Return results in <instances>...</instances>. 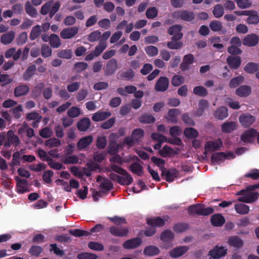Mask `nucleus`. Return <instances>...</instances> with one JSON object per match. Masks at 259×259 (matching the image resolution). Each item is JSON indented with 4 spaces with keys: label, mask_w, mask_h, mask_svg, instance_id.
<instances>
[{
    "label": "nucleus",
    "mask_w": 259,
    "mask_h": 259,
    "mask_svg": "<svg viewBox=\"0 0 259 259\" xmlns=\"http://www.w3.org/2000/svg\"><path fill=\"white\" fill-rule=\"evenodd\" d=\"M111 168L113 171L120 175V176H118L115 174L112 173L110 175L111 179L117 181L119 184L125 185H130L133 182L132 178L120 167L113 163L111 166Z\"/></svg>",
    "instance_id": "nucleus-1"
},
{
    "label": "nucleus",
    "mask_w": 259,
    "mask_h": 259,
    "mask_svg": "<svg viewBox=\"0 0 259 259\" xmlns=\"http://www.w3.org/2000/svg\"><path fill=\"white\" fill-rule=\"evenodd\" d=\"M257 188H259V183L249 186L246 190H243L238 192L237 195H241L238 198V201L247 203L253 202L259 196V194L254 191V190Z\"/></svg>",
    "instance_id": "nucleus-2"
},
{
    "label": "nucleus",
    "mask_w": 259,
    "mask_h": 259,
    "mask_svg": "<svg viewBox=\"0 0 259 259\" xmlns=\"http://www.w3.org/2000/svg\"><path fill=\"white\" fill-rule=\"evenodd\" d=\"M144 131L141 128H137L133 131L131 137H127L124 139V143L128 148L132 147L136 143H138L143 137Z\"/></svg>",
    "instance_id": "nucleus-3"
},
{
    "label": "nucleus",
    "mask_w": 259,
    "mask_h": 259,
    "mask_svg": "<svg viewBox=\"0 0 259 259\" xmlns=\"http://www.w3.org/2000/svg\"><path fill=\"white\" fill-rule=\"evenodd\" d=\"M60 6L61 4L58 2L54 3L52 1H49L42 6L41 13L42 15H46L49 13L50 16L52 17L58 11Z\"/></svg>",
    "instance_id": "nucleus-4"
},
{
    "label": "nucleus",
    "mask_w": 259,
    "mask_h": 259,
    "mask_svg": "<svg viewBox=\"0 0 259 259\" xmlns=\"http://www.w3.org/2000/svg\"><path fill=\"white\" fill-rule=\"evenodd\" d=\"M188 211L191 214H201L208 215L211 213L213 211V209L211 207H204L201 204L192 205L188 208Z\"/></svg>",
    "instance_id": "nucleus-5"
},
{
    "label": "nucleus",
    "mask_w": 259,
    "mask_h": 259,
    "mask_svg": "<svg viewBox=\"0 0 259 259\" xmlns=\"http://www.w3.org/2000/svg\"><path fill=\"white\" fill-rule=\"evenodd\" d=\"M227 250L226 247L216 245L209 251L207 254L208 259H220L227 254Z\"/></svg>",
    "instance_id": "nucleus-6"
},
{
    "label": "nucleus",
    "mask_w": 259,
    "mask_h": 259,
    "mask_svg": "<svg viewBox=\"0 0 259 259\" xmlns=\"http://www.w3.org/2000/svg\"><path fill=\"white\" fill-rule=\"evenodd\" d=\"M109 138L110 141L108 148V151L111 155L117 153L119 151V149L123 148V146L126 145L124 143V141L120 143L119 144H116L113 141L114 139L117 138V136L116 134H111L110 135Z\"/></svg>",
    "instance_id": "nucleus-7"
},
{
    "label": "nucleus",
    "mask_w": 259,
    "mask_h": 259,
    "mask_svg": "<svg viewBox=\"0 0 259 259\" xmlns=\"http://www.w3.org/2000/svg\"><path fill=\"white\" fill-rule=\"evenodd\" d=\"M235 157V155L231 152L227 153L224 152H218L213 154L211 157V161L214 164H218L225 159H232Z\"/></svg>",
    "instance_id": "nucleus-8"
},
{
    "label": "nucleus",
    "mask_w": 259,
    "mask_h": 259,
    "mask_svg": "<svg viewBox=\"0 0 259 259\" xmlns=\"http://www.w3.org/2000/svg\"><path fill=\"white\" fill-rule=\"evenodd\" d=\"M223 147V142L220 139L214 141H207L204 145L205 152L208 153L220 149Z\"/></svg>",
    "instance_id": "nucleus-9"
},
{
    "label": "nucleus",
    "mask_w": 259,
    "mask_h": 259,
    "mask_svg": "<svg viewBox=\"0 0 259 259\" xmlns=\"http://www.w3.org/2000/svg\"><path fill=\"white\" fill-rule=\"evenodd\" d=\"M78 32L77 27H68L64 29L60 32V36L63 39H69L74 37Z\"/></svg>",
    "instance_id": "nucleus-10"
},
{
    "label": "nucleus",
    "mask_w": 259,
    "mask_h": 259,
    "mask_svg": "<svg viewBox=\"0 0 259 259\" xmlns=\"http://www.w3.org/2000/svg\"><path fill=\"white\" fill-rule=\"evenodd\" d=\"M169 80L166 77H161L157 81L155 89L158 92H164L166 91L168 87Z\"/></svg>",
    "instance_id": "nucleus-11"
},
{
    "label": "nucleus",
    "mask_w": 259,
    "mask_h": 259,
    "mask_svg": "<svg viewBox=\"0 0 259 259\" xmlns=\"http://www.w3.org/2000/svg\"><path fill=\"white\" fill-rule=\"evenodd\" d=\"M259 37L255 34L246 35L243 40V44L245 46L252 47L255 46L258 42Z\"/></svg>",
    "instance_id": "nucleus-12"
},
{
    "label": "nucleus",
    "mask_w": 259,
    "mask_h": 259,
    "mask_svg": "<svg viewBox=\"0 0 259 259\" xmlns=\"http://www.w3.org/2000/svg\"><path fill=\"white\" fill-rule=\"evenodd\" d=\"M93 141V137L92 136L90 135L83 137L78 141L77 147L80 150L84 149L92 143Z\"/></svg>",
    "instance_id": "nucleus-13"
},
{
    "label": "nucleus",
    "mask_w": 259,
    "mask_h": 259,
    "mask_svg": "<svg viewBox=\"0 0 259 259\" xmlns=\"http://www.w3.org/2000/svg\"><path fill=\"white\" fill-rule=\"evenodd\" d=\"M189 248L186 246L176 247L169 251V254L172 258H178L185 254Z\"/></svg>",
    "instance_id": "nucleus-14"
},
{
    "label": "nucleus",
    "mask_w": 259,
    "mask_h": 259,
    "mask_svg": "<svg viewBox=\"0 0 259 259\" xmlns=\"http://www.w3.org/2000/svg\"><path fill=\"white\" fill-rule=\"evenodd\" d=\"M142 243V240L140 238H135L125 241L123 246L125 249H130L135 248L140 246Z\"/></svg>",
    "instance_id": "nucleus-15"
},
{
    "label": "nucleus",
    "mask_w": 259,
    "mask_h": 259,
    "mask_svg": "<svg viewBox=\"0 0 259 259\" xmlns=\"http://www.w3.org/2000/svg\"><path fill=\"white\" fill-rule=\"evenodd\" d=\"M15 179L17 181V192L22 194L28 191V183L27 181L20 179L16 177Z\"/></svg>",
    "instance_id": "nucleus-16"
},
{
    "label": "nucleus",
    "mask_w": 259,
    "mask_h": 259,
    "mask_svg": "<svg viewBox=\"0 0 259 259\" xmlns=\"http://www.w3.org/2000/svg\"><path fill=\"white\" fill-rule=\"evenodd\" d=\"M251 93V87L246 85H243L240 86L235 91V94L236 95L242 98L249 96Z\"/></svg>",
    "instance_id": "nucleus-17"
},
{
    "label": "nucleus",
    "mask_w": 259,
    "mask_h": 259,
    "mask_svg": "<svg viewBox=\"0 0 259 259\" xmlns=\"http://www.w3.org/2000/svg\"><path fill=\"white\" fill-rule=\"evenodd\" d=\"M255 121V117L249 114H243L239 117V121L242 125L249 126Z\"/></svg>",
    "instance_id": "nucleus-18"
},
{
    "label": "nucleus",
    "mask_w": 259,
    "mask_h": 259,
    "mask_svg": "<svg viewBox=\"0 0 259 259\" xmlns=\"http://www.w3.org/2000/svg\"><path fill=\"white\" fill-rule=\"evenodd\" d=\"M181 31V27L179 25H176L169 28L168 33L170 35L173 36L172 39L174 40H179L183 36Z\"/></svg>",
    "instance_id": "nucleus-19"
},
{
    "label": "nucleus",
    "mask_w": 259,
    "mask_h": 259,
    "mask_svg": "<svg viewBox=\"0 0 259 259\" xmlns=\"http://www.w3.org/2000/svg\"><path fill=\"white\" fill-rule=\"evenodd\" d=\"M168 219L167 217H164L163 218L159 217L147 219V224L152 227H161L164 225L166 221Z\"/></svg>",
    "instance_id": "nucleus-20"
},
{
    "label": "nucleus",
    "mask_w": 259,
    "mask_h": 259,
    "mask_svg": "<svg viewBox=\"0 0 259 259\" xmlns=\"http://www.w3.org/2000/svg\"><path fill=\"white\" fill-rule=\"evenodd\" d=\"M194 61V57L192 54L185 55L183 60V62L181 64V68L182 70L185 71L190 68V65L193 63Z\"/></svg>",
    "instance_id": "nucleus-21"
},
{
    "label": "nucleus",
    "mask_w": 259,
    "mask_h": 259,
    "mask_svg": "<svg viewBox=\"0 0 259 259\" xmlns=\"http://www.w3.org/2000/svg\"><path fill=\"white\" fill-rule=\"evenodd\" d=\"M179 114L180 111L178 109H171L168 110L167 114L165 116V118L167 122L175 123L177 122V116Z\"/></svg>",
    "instance_id": "nucleus-22"
},
{
    "label": "nucleus",
    "mask_w": 259,
    "mask_h": 259,
    "mask_svg": "<svg viewBox=\"0 0 259 259\" xmlns=\"http://www.w3.org/2000/svg\"><path fill=\"white\" fill-rule=\"evenodd\" d=\"M227 62L232 69H237L240 65L241 61L239 57L230 56L227 59Z\"/></svg>",
    "instance_id": "nucleus-23"
},
{
    "label": "nucleus",
    "mask_w": 259,
    "mask_h": 259,
    "mask_svg": "<svg viewBox=\"0 0 259 259\" xmlns=\"http://www.w3.org/2000/svg\"><path fill=\"white\" fill-rule=\"evenodd\" d=\"M173 16L176 18H181L185 21H191L194 18V15L192 13L186 11H178L174 13Z\"/></svg>",
    "instance_id": "nucleus-24"
},
{
    "label": "nucleus",
    "mask_w": 259,
    "mask_h": 259,
    "mask_svg": "<svg viewBox=\"0 0 259 259\" xmlns=\"http://www.w3.org/2000/svg\"><path fill=\"white\" fill-rule=\"evenodd\" d=\"M7 141L5 142V146H9L11 144L17 145L19 143V139L14 133L12 131H9L7 134Z\"/></svg>",
    "instance_id": "nucleus-25"
},
{
    "label": "nucleus",
    "mask_w": 259,
    "mask_h": 259,
    "mask_svg": "<svg viewBox=\"0 0 259 259\" xmlns=\"http://www.w3.org/2000/svg\"><path fill=\"white\" fill-rule=\"evenodd\" d=\"M162 176L164 179L168 182H172L176 178L177 171L176 169H172L170 170H166L162 169Z\"/></svg>",
    "instance_id": "nucleus-26"
},
{
    "label": "nucleus",
    "mask_w": 259,
    "mask_h": 259,
    "mask_svg": "<svg viewBox=\"0 0 259 259\" xmlns=\"http://www.w3.org/2000/svg\"><path fill=\"white\" fill-rule=\"evenodd\" d=\"M110 233L115 236H125L128 233V230L127 228H119L115 227H112L110 229Z\"/></svg>",
    "instance_id": "nucleus-27"
},
{
    "label": "nucleus",
    "mask_w": 259,
    "mask_h": 259,
    "mask_svg": "<svg viewBox=\"0 0 259 259\" xmlns=\"http://www.w3.org/2000/svg\"><path fill=\"white\" fill-rule=\"evenodd\" d=\"M160 250L158 247L150 245L145 248L143 253L145 255L148 256H153L159 254Z\"/></svg>",
    "instance_id": "nucleus-28"
},
{
    "label": "nucleus",
    "mask_w": 259,
    "mask_h": 259,
    "mask_svg": "<svg viewBox=\"0 0 259 259\" xmlns=\"http://www.w3.org/2000/svg\"><path fill=\"white\" fill-rule=\"evenodd\" d=\"M256 135L255 131L253 129L246 131L241 136V140L244 143L251 142Z\"/></svg>",
    "instance_id": "nucleus-29"
},
{
    "label": "nucleus",
    "mask_w": 259,
    "mask_h": 259,
    "mask_svg": "<svg viewBox=\"0 0 259 259\" xmlns=\"http://www.w3.org/2000/svg\"><path fill=\"white\" fill-rule=\"evenodd\" d=\"M111 115V113L106 111H100L95 113L92 116V119L94 121H100L105 119Z\"/></svg>",
    "instance_id": "nucleus-30"
},
{
    "label": "nucleus",
    "mask_w": 259,
    "mask_h": 259,
    "mask_svg": "<svg viewBox=\"0 0 259 259\" xmlns=\"http://www.w3.org/2000/svg\"><path fill=\"white\" fill-rule=\"evenodd\" d=\"M237 127L236 122L233 121L226 122L222 125V130L224 133H230L235 130Z\"/></svg>",
    "instance_id": "nucleus-31"
},
{
    "label": "nucleus",
    "mask_w": 259,
    "mask_h": 259,
    "mask_svg": "<svg viewBox=\"0 0 259 259\" xmlns=\"http://www.w3.org/2000/svg\"><path fill=\"white\" fill-rule=\"evenodd\" d=\"M117 61L115 59H111L108 62L106 67V73L107 75L113 74L117 68Z\"/></svg>",
    "instance_id": "nucleus-32"
},
{
    "label": "nucleus",
    "mask_w": 259,
    "mask_h": 259,
    "mask_svg": "<svg viewBox=\"0 0 259 259\" xmlns=\"http://www.w3.org/2000/svg\"><path fill=\"white\" fill-rule=\"evenodd\" d=\"M211 221L213 226H221L224 224L225 220L221 214H215L211 217Z\"/></svg>",
    "instance_id": "nucleus-33"
},
{
    "label": "nucleus",
    "mask_w": 259,
    "mask_h": 259,
    "mask_svg": "<svg viewBox=\"0 0 259 259\" xmlns=\"http://www.w3.org/2000/svg\"><path fill=\"white\" fill-rule=\"evenodd\" d=\"M214 116L219 119H223L228 116L227 108L225 107H221L217 109L214 113Z\"/></svg>",
    "instance_id": "nucleus-34"
},
{
    "label": "nucleus",
    "mask_w": 259,
    "mask_h": 259,
    "mask_svg": "<svg viewBox=\"0 0 259 259\" xmlns=\"http://www.w3.org/2000/svg\"><path fill=\"white\" fill-rule=\"evenodd\" d=\"M228 243L234 247L240 248L243 245V241L237 236H232L228 239Z\"/></svg>",
    "instance_id": "nucleus-35"
},
{
    "label": "nucleus",
    "mask_w": 259,
    "mask_h": 259,
    "mask_svg": "<svg viewBox=\"0 0 259 259\" xmlns=\"http://www.w3.org/2000/svg\"><path fill=\"white\" fill-rule=\"evenodd\" d=\"M77 127L80 131H86L90 126V120L88 118H84L77 123Z\"/></svg>",
    "instance_id": "nucleus-36"
},
{
    "label": "nucleus",
    "mask_w": 259,
    "mask_h": 259,
    "mask_svg": "<svg viewBox=\"0 0 259 259\" xmlns=\"http://www.w3.org/2000/svg\"><path fill=\"white\" fill-rule=\"evenodd\" d=\"M15 33L14 31H10L3 34L1 37V42L4 45L10 44L15 37Z\"/></svg>",
    "instance_id": "nucleus-37"
},
{
    "label": "nucleus",
    "mask_w": 259,
    "mask_h": 259,
    "mask_svg": "<svg viewBox=\"0 0 259 259\" xmlns=\"http://www.w3.org/2000/svg\"><path fill=\"white\" fill-rule=\"evenodd\" d=\"M208 108L207 102L204 100H201L199 102L198 109L195 113L196 116H200L203 115L205 110Z\"/></svg>",
    "instance_id": "nucleus-38"
},
{
    "label": "nucleus",
    "mask_w": 259,
    "mask_h": 259,
    "mask_svg": "<svg viewBox=\"0 0 259 259\" xmlns=\"http://www.w3.org/2000/svg\"><path fill=\"white\" fill-rule=\"evenodd\" d=\"M97 181L98 182H101L100 186L102 189L109 190L112 188V184L110 181L107 179H104L101 176L97 177Z\"/></svg>",
    "instance_id": "nucleus-39"
},
{
    "label": "nucleus",
    "mask_w": 259,
    "mask_h": 259,
    "mask_svg": "<svg viewBox=\"0 0 259 259\" xmlns=\"http://www.w3.org/2000/svg\"><path fill=\"white\" fill-rule=\"evenodd\" d=\"M235 209L238 213L245 214L248 213L249 207L243 203H237L235 205Z\"/></svg>",
    "instance_id": "nucleus-40"
},
{
    "label": "nucleus",
    "mask_w": 259,
    "mask_h": 259,
    "mask_svg": "<svg viewBox=\"0 0 259 259\" xmlns=\"http://www.w3.org/2000/svg\"><path fill=\"white\" fill-rule=\"evenodd\" d=\"M29 89L25 85H20L15 88L14 94L15 96L19 97L26 95L29 91Z\"/></svg>",
    "instance_id": "nucleus-41"
},
{
    "label": "nucleus",
    "mask_w": 259,
    "mask_h": 259,
    "mask_svg": "<svg viewBox=\"0 0 259 259\" xmlns=\"http://www.w3.org/2000/svg\"><path fill=\"white\" fill-rule=\"evenodd\" d=\"M259 68V65L254 63H248L244 67V70L246 72L253 74Z\"/></svg>",
    "instance_id": "nucleus-42"
},
{
    "label": "nucleus",
    "mask_w": 259,
    "mask_h": 259,
    "mask_svg": "<svg viewBox=\"0 0 259 259\" xmlns=\"http://www.w3.org/2000/svg\"><path fill=\"white\" fill-rule=\"evenodd\" d=\"M137 159V157L135 156H130L126 158L124 160H123L122 158L120 156H119L118 155H116V156L113 157L111 159V161L113 163H117L121 164L123 161L129 162L132 160H135Z\"/></svg>",
    "instance_id": "nucleus-43"
},
{
    "label": "nucleus",
    "mask_w": 259,
    "mask_h": 259,
    "mask_svg": "<svg viewBox=\"0 0 259 259\" xmlns=\"http://www.w3.org/2000/svg\"><path fill=\"white\" fill-rule=\"evenodd\" d=\"M247 19V22L249 24H255L259 22V15L256 12L251 11L250 15H248Z\"/></svg>",
    "instance_id": "nucleus-44"
},
{
    "label": "nucleus",
    "mask_w": 259,
    "mask_h": 259,
    "mask_svg": "<svg viewBox=\"0 0 259 259\" xmlns=\"http://www.w3.org/2000/svg\"><path fill=\"white\" fill-rule=\"evenodd\" d=\"M49 41L51 46L53 48H58L61 45L60 38L56 34H52L49 37Z\"/></svg>",
    "instance_id": "nucleus-45"
},
{
    "label": "nucleus",
    "mask_w": 259,
    "mask_h": 259,
    "mask_svg": "<svg viewBox=\"0 0 259 259\" xmlns=\"http://www.w3.org/2000/svg\"><path fill=\"white\" fill-rule=\"evenodd\" d=\"M36 70L35 66L32 65L30 66L23 74V78L26 80H29L33 76Z\"/></svg>",
    "instance_id": "nucleus-46"
},
{
    "label": "nucleus",
    "mask_w": 259,
    "mask_h": 259,
    "mask_svg": "<svg viewBox=\"0 0 259 259\" xmlns=\"http://www.w3.org/2000/svg\"><path fill=\"white\" fill-rule=\"evenodd\" d=\"M244 80L243 76H238L232 78L229 83V87L231 88H236L238 84L242 83Z\"/></svg>",
    "instance_id": "nucleus-47"
},
{
    "label": "nucleus",
    "mask_w": 259,
    "mask_h": 259,
    "mask_svg": "<svg viewBox=\"0 0 259 259\" xmlns=\"http://www.w3.org/2000/svg\"><path fill=\"white\" fill-rule=\"evenodd\" d=\"M174 237V234L171 231L167 230L163 232L160 236V239L164 242H168Z\"/></svg>",
    "instance_id": "nucleus-48"
},
{
    "label": "nucleus",
    "mask_w": 259,
    "mask_h": 259,
    "mask_svg": "<svg viewBox=\"0 0 259 259\" xmlns=\"http://www.w3.org/2000/svg\"><path fill=\"white\" fill-rule=\"evenodd\" d=\"M212 12L215 18H220L224 14V9L222 5H217L214 7Z\"/></svg>",
    "instance_id": "nucleus-49"
},
{
    "label": "nucleus",
    "mask_w": 259,
    "mask_h": 259,
    "mask_svg": "<svg viewBox=\"0 0 259 259\" xmlns=\"http://www.w3.org/2000/svg\"><path fill=\"white\" fill-rule=\"evenodd\" d=\"M140 121L143 123H153L155 121V117L149 114H144L140 118Z\"/></svg>",
    "instance_id": "nucleus-50"
},
{
    "label": "nucleus",
    "mask_w": 259,
    "mask_h": 259,
    "mask_svg": "<svg viewBox=\"0 0 259 259\" xmlns=\"http://www.w3.org/2000/svg\"><path fill=\"white\" fill-rule=\"evenodd\" d=\"M238 7L241 9H246L250 7L252 5L251 0H235Z\"/></svg>",
    "instance_id": "nucleus-51"
},
{
    "label": "nucleus",
    "mask_w": 259,
    "mask_h": 259,
    "mask_svg": "<svg viewBox=\"0 0 259 259\" xmlns=\"http://www.w3.org/2000/svg\"><path fill=\"white\" fill-rule=\"evenodd\" d=\"M193 93L200 96H205L207 95V90L202 86H197L194 88Z\"/></svg>",
    "instance_id": "nucleus-52"
},
{
    "label": "nucleus",
    "mask_w": 259,
    "mask_h": 259,
    "mask_svg": "<svg viewBox=\"0 0 259 259\" xmlns=\"http://www.w3.org/2000/svg\"><path fill=\"white\" fill-rule=\"evenodd\" d=\"M145 52L147 54L151 57H153L157 55L158 50L157 48L153 46H149L145 48Z\"/></svg>",
    "instance_id": "nucleus-53"
},
{
    "label": "nucleus",
    "mask_w": 259,
    "mask_h": 259,
    "mask_svg": "<svg viewBox=\"0 0 259 259\" xmlns=\"http://www.w3.org/2000/svg\"><path fill=\"white\" fill-rule=\"evenodd\" d=\"M184 134L186 137L189 138H195L197 137L198 134L197 131L192 127L186 128Z\"/></svg>",
    "instance_id": "nucleus-54"
},
{
    "label": "nucleus",
    "mask_w": 259,
    "mask_h": 259,
    "mask_svg": "<svg viewBox=\"0 0 259 259\" xmlns=\"http://www.w3.org/2000/svg\"><path fill=\"white\" fill-rule=\"evenodd\" d=\"M62 161L66 164L75 163L78 162V159L77 156H66L62 157Z\"/></svg>",
    "instance_id": "nucleus-55"
},
{
    "label": "nucleus",
    "mask_w": 259,
    "mask_h": 259,
    "mask_svg": "<svg viewBox=\"0 0 259 259\" xmlns=\"http://www.w3.org/2000/svg\"><path fill=\"white\" fill-rule=\"evenodd\" d=\"M67 114L71 117H76L80 114V110L77 107H72L68 110Z\"/></svg>",
    "instance_id": "nucleus-56"
},
{
    "label": "nucleus",
    "mask_w": 259,
    "mask_h": 259,
    "mask_svg": "<svg viewBox=\"0 0 259 259\" xmlns=\"http://www.w3.org/2000/svg\"><path fill=\"white\" fill-rule=\"evenodd\" d=\"M174 150L168 146H164L159 151V154L163 157H166L172 155L174 153Z\"/></svg>",
    "instance_id": "nucleus-57"
},
{
    "label": "nucleus",
    "mask_w": 259,
    "mask_h": 259,
    "mask_svg": "<svg viewBox=\"0 0 259 259\" xmlns=\"http://www.w3.org/2000/svg\"><path fill=\"white\" fill-rule=\"evenodd\" d=\"M41 28L40 26L36 25L33 27L32 29L31 34H30V38L32 40L36 38L40 34Z\"/></svg>",
    "instance_id": "nucleus-58"
},
{
    "label": "nucleus",
    "mask_w": 259,
    "mask_h": 259,
    "mask_svg": "<svg viewBox=\"0 0 259 259\" xmlns=\"http://www.w3.org/2000/svg\"><path fill=\"white\" fill-rule=\"evenodd\" d=\"M101 36V33L98 30L92 32L88 37V40L91 42L97 41Z\"/></svg>",
    "instance_id": "nucleus-59"
},
{
    "label": "nucleus",
    "mask_w": 259,
    "mask_h": 259,
    "mask_svg": "<svg viewBox=\"0 0 259 259\" xmlns=\"http://www.w3.org/2000/svg\"><path fill=\"white\" fill-rule=\"evenodd\" d=\"M209 27L213 31H218L222 29V23L217 20L212 21L209 24Z\"/></svg>",
    "instance_id": "nucleus-60"
},
{
    "label": "nucleus",
    "mask_w": 259,
    "mask_h": 259,
    "mask_svg": "<svg viewBox=\"0 0 259 259\" xmlns=\"http://www.w3.org/2000/svg\"><path fill=\"white\" fill-rule=\"evenodd\" d=\"M61 144V141L56 138H52L46 142V146L49 147H57Z\"/></svg>",
    "instance_id": "nucleus-61"
},
{
    "label": "nucleus",
    "mask_w": 259,
    "mask_h": 259,
    "mask_svg": "<svg viewBox=\"0 0 259 259\" xmlns=\"http://www.w3.org/2000/svg\"><path fill=\"white\" fill-rule=\"evenodd\" d=\"M130 169L134 173H136L139 175L142 174V166L141 165L137 162L133 163L130 167Z\"/></svg>",
    "instance_id": "nucleus-62"
},
{
    "label": "nucleus",
    "mask_w": 259,
    "mask_h": 259,
    "mask_svg": "<svg viewBox=\"0 0 259 259\" xmlns=\"http://www.w3.org/2000/svg\"><path fill=\"white\" fill-rule=\"evenodd\" d=\"M171 82L173 85L177 87L184 82V78L180 75H176L173 77Z\"/></svg>",
    "instance_id": "nucleus-63"
},
{
    "label": "nucleus",
    "mask_w": 259,
    "mask_h": 259,
    "mask_svg": "<svg viewBox=\"0 0 259 259\" xmlns=\"http://www.w3.org/2000/svg\"><path fill=\"white\" fill-rule=\"evenodd\" d=\"M78 259H96L97 256L93 253L83 252L77 255Z\"/></svg>",
    "instance_id": "nucleus-64"
}]
</instances>
